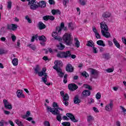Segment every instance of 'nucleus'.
<instances>
[{
	"instance_id": "obj_1",
	"label": "nucleus",
	"mask_w": 126,
	"mask_h": 126,
	"mask_svg": "<svg viewBox=\"0 0 126 126\" xmlns=\"http://www.w3.org/2000/svg\"><path fill=\"white\" fill-rule=\"evenodd\" d=\"M100 29H103L101 30V34L102 36L105 37V38H110L111 37V34L110 32H108L109 30V28L108 26L106 24L105 22H102L100 23Z\"/></svg>"
},
{
	"instance_id": "obj_2",
	"label": "nucleus",
	"mask_w": 126,
	"mask_h": 126,
	"mask_svg": "<svg viewBox=\"0 0 126 126\" xmlns=\"http://www.w3.org/2000/svg\"><path fill=\"white\" fill-rule=\"evenodd\" d=\"M54 63L55 65L53 66L54 69L56 70L59 76L63 78V75H64V73H63V70H62V69L60 67V65H62V61L56 60L55 61Z\"/></svg>"
},
{
	"instance_id": "obj_3",
	"label": "nucleus",
	"mask_w": 126,
	"mask_h": 126,
	"mask_svg": "<svg viewBox=\"0 0 126 126\" xmlns=\"http://www.w3.org/2000/svg\"><path fill=\"white\" fill-rule=\"evenodd\" d=\"M63 40L66 46H71L72 45L73 39L70 34L65 33L63 35Z\"/></svg>"
},
{
	"instance_id": "obj_4",
	"label": "nucleus",
	"mask_w": 126,
	"mask_h": 126,
	"mask_svg": "<svg viewBox=\"0 0 126 126\" xmlns=\"http://www.w3.org/2000/svg\"><path fill=\"white\" fill-rule=\"evenodd\" d=\"M61 33L62 32H61V29H60L59 28H56V32H54L52 33V37L54 38L55 40H57V41H62L63 38L60 36V35H61Z\"/></svg>"
},
{
	"instance_id": "obj_5",
	"label": "nucleus",
	"mask_w": 126,
	"mask_h": 126,
	"mask_svg": "<svg viewBox=\"0 0 126 126\" xmlns=\"http://www.w3.org/2000/svg\"><path fill=\"white\" fill-rule=\"evenodd\" d=\"M66 116H64L63 117V120H64V121H69V119L70 120H71V121L72 122H73V123H77V122H78V120H77L75 119V117H74V115L71 113H66ZM69 118V119H68V118Z\"/></svg>"
},
{
	"instance_id": "obj_6",
	"label": "nucleus",
	"mask_w": 126,
	"mask_h": 126,
	"mask_svg": "<svg viewBox=\"0 0 126 126\" xmlns=\"http://www.w3.org/2000/svg\"><path fill=\"white\" fill-rule=\"evenodd\" d=\"M38 76H44V77H42L41 78L42 79V81L45 84H46V85H48V86H50V85H51V83H48V81H47V76H48V75H47V73L44 72V71H41V72H39L38 73Z\"/></svg>"
},
{
	"instance_id": "obj_7",
	"label": "nucleus",
	"mask_w": 126,
	"mask_h": 126,
	"mask_svg": "<svg viewBox=\"0 0 126 126\" xmlns=\"http://www.w3.org/2000/svg\"><path fill=\"white\" fill-rule=\"evenodd\" d=\"M69 51L66 52H60L57 54V57L61 59H67L69 57Z\"/></svg>"
},
{
	"instance_id": "obj_8",
	"label": "nucleus",
	"mask_w": 126,
	"mask_h": 126,
	"mask_svg": "<svg viewBox=\"0 0 126 126\" xmlns=\"http://www.w3.org/2000/svg\"><path fill=\"white\" fill-rule=\"evenodd\" d=\"M39 7L44 8L46 7V1L42 0L39 2H36L34 6L32 8L33 10H36L37 8Z\"/></svg>"
},
{
	"instance_id": "obj_9",
	"label": "nucleus",
	"mask_w": 126,
	"mask_h": 126,
	"mask_svg": "<svg viewBox=\"0 0 126 126\" xmlns=\"http://www.w3.org/2000/svg\"><path fill=\"white\" fill-rule=\"evenodd\" d=\"M52 115H54V116H56V119L58 122H61L62 121V114H61V112L60 111L58 110L57 109H54V111L51 112Z\"/></svg>"
},
{
	"instance_id": "obj_10",
	"label": "nucleus",
	"mask_w": 126,
	"mask_h": 126,
	"mask_svg": "<svg viewBox=\"0 0 126 126\" xmlns=\"http://www.w3.org/2000/svg\"><path fill=\"white\" fill-rule=\"evenodd\" d=\"M90 73L92 78L96 79L99 77V71L96 69H92L90 71Z\"/></svg>"
},
{
	"instance_id": "obj_11",
	"label": "nucleus",
	"mask_w": 126,
	"mask_h": 126,
	"mask_svg": "<svg viewBox=\"0 0 126 126\" xmlns=\"http://www.w3.org/2000/svg\"><path fill=\"white\" fill-rule=\"evenodd\" d=\"M114 107V102H113V100L110 99L109 100V103L107 104L105 106V110L107 112H111L113 110V108Z\"/></svg>"
},
{
	"instance_id": "obj_12",
	"label": "nucleus",
	"mask_w": 126,
	"mask_h": 126,
	"mask_svg": "<svg viewBox=\"0 0 126 126\" xmlns=\"http://www.w3.org/2000/svg\"><path fill=\"white\" fill-rule=\"evenodd\" d=\"M17 27H18V26L14 24L7 25V29H8V30H12V31H15V30L17 29Z\"/></svg>"
},
{
	"instance_id": "obj_13",
	"label": "nucleus",
	"mask_w": 126,
	"mask_h": 126,
	"mask_svg": "<svg viewBox=\"0 0 126 126\" xmlns=\"http://www.w3.org/2000/svg\"><path fill=\"white\" fill-rule=\"evenodd\" d=\"M68 88L70 91H74L78 88V86L75 84H69L68 85Z\"/></svg>"
},
{
	"instance_id": "obj_14",
	"label": "nucleus",
	"mask_w": 126,
	"mask_h": 126,
	"mask_svg": "<svg viewBox=\"0 0 126 126\" xmlns=\"http://www.w3.org/2000/svg\"><path fill=\"white\" fill-rule=\"evenodd\" d=\"M69 100V96L67 94H65V96H63V104L65 106H68V101Z\"/></svg>"
},
{
	"instance_id": "obj_15",
	"label": "nucleus",
	"mask_w": 126,
	"mask_h": 126,
	"mask_svg": "<svg viewBox=\"0 0 126 126\" xmlns=\"http://www.w3.org/2000/svg\"><path fill=\"white\" fill-rule=\"evenodd\" d=\"M28 1H29L28 5H30V7L31 9L33 10V8L34 7L35 4H36V3L37 1H36V0H27Z\"/></svg>"
},
{
	"instance_id": "obj_16",
	"label": "nucleus",
	"mask_w": 126,
	"mask_h": 126,
	"mask_svg": "<svg viewBox=\"0 0 126 126\" xmlns=\"http://www.w3.org/2000/svg\"><path fill=\"white\" fill-rule=\"evenodd\" d=\"M91 94V92L89 90H84L82 93V96L83 97H88V96H90Z\"/></svg>"
},
{
	"instance_id": "obj_17",
	"label": "nucleus",
	"mask_w": 126,
	"mask_h": 126,
	"mask_svg": "<svg viewBox=\"0 0 126 126\" xmlns=\"http://www.w3.org/2000/svg\"><path fill=\"white\" fill-rule=\"evenodd\" d=\"M66 71L67 72H73V67L70 64H67L66 66Z\"/></svg>"
},
{
	"instance_id": "obj_18",
	"label": "nucleus",
	"mask_w": 126,
	"mask_h": 126,
	"mask_svg": "<svg viewBox=\"0 0 126 126\" xmlns=\"http://www.w3.org/2000/svg\"><path fill=\"white\" fill-rule=\"evenodd\" d=\"M102 59H104V60H106V61L110 60V59H111V55H110V53H106L103 54Z\"/></svg>"
},
{
	"instance_id": "obj_19",
	"label": "nucleus",
	"mask_w": 126,
	"mask_h": 126,
	"mask_svg": "<svg viewBox=\"0 0 126 126\" xmlns=\"http://www.w3.org/2000/svg\"><path fill=\"white\" fill-rule=\"evenodd\" d=\"M38 27L39 30H43L46 28V25L42 22H39L38 24Z\"/></svg>"
},
{
	"instance_id": "obj_20",
	"label": "nucleus",
	"mask_w": 126,
	"mask_h": 126,
	"mask_svg": "<svg viewBox=\"0 0 126 126\" xmlns=\"http://www.w3.org/2000/svg\"><path fill=\"white\" fill-rule=\"evenodd\" d=\"M51 13H52L53 15H56L59 14L61 15V10L59 9H53L51 10Z\"/></svg>"
},
{
	"instance_id": "obj_21",
	"label": "nucleus",
	"mask_w": 126,
	"mask_h": 126,
	"mask_svg": "<svg viewBox=\"0 0 126 126\" xmlns=\"http://www.w3.org/2000/svg\"><path fill=\"white\" fill-rule=\"evenodd\" d=\"M17 96L18 98H21V97L24 98L25 97L24 94H22V90L20 91L19 90L17 91Z\"/></svg>"
},
{
	"instance_id": "obj_22",
	"label": "nucleus",
	"mask_w": 126,
	"mask_h": 126,
	"mask_svg": "<svg viewBox=\"0 0 126 126\" xmlns=\"http://www.w3.org/2000/svg\"><path fill=\"white\" fill-rule=\"evenodd\" d=\"M45 106L46 107V110H47V113H52V112L54 111V108L48 106L47 104H46V103H45Z\"/></svg>"
},
{
	"instance_id": "obj_23",
	"label": "nucleus",
	"mask_w": 126,
	"mask_h": 126,
	"mask_svg": "<svg viewBox=\"0 0 126 126\" xmlns=\"http://www.w3.org/2000/svg\"><path fill=\"white\" fill-rule=\"evenodd\" d=\"M113 43L115 46L117 47V48H118V49H120V47H121V45H120V43H119V42L117 41V39H116L115 38L113 39Z\"/></svg>"
},
{
	"instance_id": "obj_24",
	"label": "nucleus",
	"mask_w": 126,
	"mask_h": 126,
	"mask_svg": "<svg viewBox=\"0 0 126 126\" xmlns=\"http://www.w3.org/2000/svg\"><path fill=\"white\" fill-rule=\"evenodd\" d=\"M57 47L58 48V50H60V51H63L65 48L64 45L62 43H60L59 45H57Z\"/></svg>"
},
{
	"instance_id": "obj_25",
	"label": "nucleus",
	"mask_w": 126,
	"mask_h": 126,
	"mask_svg": "<svg viewBox=\"0 0 126 126\" xmlns=\"http://www.w3.org/2000/svg\"><path fill=\"white\" fill-rule=\"evenodd\" d=\"M13 65L16 66L18 64V59L17 58H14L12 61Z\"/></svg>"
},
{
	"instance_id": "obj_26",
	"label": "nucleus",
	"mask_w": 126,
	"mask_h": 126,
	"mask_svg": "<svg viewBox=\"0 0 126 126\" xmlns=\"http://www.w3.org/2000/svg\"><path fill=\"white\" fill-rule=\"evenodd\" d=\"M74 41H75V45L76 48H78L79 47H80V42H79L78 39L75 37L74 38Z\"/></svg>"
},
{
	"instance_id": "obj_27",
	"label": "nucleus",
	"mask_w": 126,
	"mask_h": 126,
	"mask_svg": "<svg viewBox=\"0 0 126 126\" xmlns=\"http://www.w3.org/2000/svg\"><path fill=\"white\" fill-rule=\"evenodd\" d=\"M81 102V100H80V99H79V98H78V96L77 95V96H75L74 99V104H79Z\"/></svg>"
},
{
	"instance_id": "obj_28",
	"label": "nucleus",
	"mask_w": 126,
	"mask_h": 126,
	"mask_svg": "<svg viewBox=\"0 0 126 126\" xmlns=\"http://www.w3.org/2000/svg\"><path fill=\"white\" fill-rule=\"evenodd\" d=\"M97 45H98V46H102V47H105V43H104V41L102 40H98L96 42Z\"/></svg>"
},
{
	"instance_id": "obj_29",
	"label": "nucleus",
	"mask_w": 126,
	"mask_h": 126,
	"mask_svg": "<svg viewBox=\"0 0 126 126\" xmlns=\"http://www.w3.org/2000/svg\"><path fill=\"white\" fill-rule=\"evenodd\" d=\"M87 46L88 47H92V48L94 47V43H93V41L92 40L88 41Z\"/></svg>"
},
{
	"instance_id": "obj_30",
	"label": "nucleus",
	"mask_w": 126,
	"mask_h": 126,
	"mask_svg": "<svg viewBox=\"0 0 126 126\" xmlns=\"http://www.w3.org/2000/svg\"><path fill=\"white\" fill-rule=\"evenodd\" d=\"M38 40L39 41H42V42H46L47 41V39L46 38V37L44 35H41L38 36Z\"/></svg>"
},
{
	"instance_id": "obj_31",
	"label": "nucleus",
	"mask_w": 126,
	"mask_h": 126,
	"mask_svg": "<svg viewBox=\"0 0 126 126\" xmlns=\"http://www.w3.org/2000/svg\"><path fill=\"white\" fill-rule=\"evenodd\" d=\"M111 16V13L108 12H106L102 14V17L104 18H108V17H110Z\"/></svg>"
},
{
	"instance_id": "obj_32",
	"label": "nucleus",
	"mask_w": 126,
	"mask_h": 126,
	"mask_svg": "<svg viewBox=\"0 0 126 126\" xmlns=\"http://www.w3.org/2000/svg\"><path fill=\"white\" fill-rule=\"evenodd\" d=\"M93 121H94V117L93 116H92L91 115L88 116L87 121L89 123H91V122H93Z\"/></svg>"
},
{
	"instance_id": "obj_33",
	"label": "nucleus",
	"mask_w": 126,
	"mask_h": 126,
	"mask_svg": "<svg viewBox=\"0 0 126 126\" xmlns=\"http://www.w3.org/2000/svg\"><path fill=\"white\" fill-rule=\"evenodd\" d=\"M30 115H31V113H30V111H28L26 112V114L25 115H23L22 116L23 119H26L27 118H29V117H30Z\"/></svg>"
},
{
	"instance_id": "obj_34",
	"label": "nucleus",
	"mask_w": 126,
	"mask_h": 126,
	"mask_svg": "<svg viewBox=\"0 0 126 126\" xmlns=\"http://www.w3.org/2000/svg\"><path fill=\"white\" fill-rule=\"evenodd\" d=\"M34 73H36V74L39 73L40 72V66H39V65H36L35 68H34Z\"/></svg>"
},
{
	"instance_id": "obj_35",
	"label": "nucleus",
	"mask_w": 126,
	"mask_h": 126,
	"mask_svg": "<svg viewBox=\"0 0 126 126\" xmlns=\"http://www.w3.org/2000/svg\"><path fill=\"white\" fill-rule=\"evenodd\" d=\"M68 27L70 30H73L74 29V24L72 23H69L68 25Z\"/></svg>"
},
{
	"instance_id": "obj_36",
	"label": "nucleus",
	"mask_w": 126,
	"mask_h": 126,
	"mask_svg": "<svg viewBox=\"0 0 126 126\" xmlns=\"http://www.w3.org/2000/svg\"><path fill=\"white\" fill-rule=\"evenodd\" d=\"M36 40V41H38V34H36L35 35H33L32 37L31 42H33L34 41Z\"/></svg>"
},
{
	"instance_id": "obj_37",
	"label": "nucleus",
	"mask_w": 126,
	"mask_h": 126,
	"mask_svg": "<svg viewBox=\"0 0 126 126\" xmlns=\"http://www.w3.org/2000/svg\"><path fill=\"white\" fill-rule=\"evenodd\" d=\"M12 5V2H11V1H9L7 2V8L8 9H11V6Z\"/></svg>"
},
{
	"instance_id": "obj_38",
	"label": "nucleus",
	"mask_w": 126,
	"mask_h": 126,
	"mask_svg": "<svg viewBox=\"0 0 126 126\" xmlns=\"http://www.w3.org/2000/svg\"><path fill=\"white\" fill-rule=\"evenodd\" d=\"M63 126H70V123L68 122H64L62 123Z\"/></svg>"
},
{
	"instance_id": "obj_39",
	"label": "nucleus",
	"mask_w": 126,
	"mask_h": 126,
	"mask_svg": "<svg viewBox=\"0 0 126 126\" xmlns=\"http://www.w3.org/2000/svg\"><path fill=\"white\" fill-rule=\"evenodd\" d=\"M95 98L97 99V100L101 99V93L100 92H98L95 95Z\"/></svg>"
},
{
	"instance_id": "obj_40",
	"label": "nucleus",
	"mask_w": 126,
	"mask_h": 126,
	"mask_svg": "<svg viewBox=\"0 0 126 126\" xmlns=\"http://www.w3.org/2000/svg\"><path fill=\"white\" fill-rule=\"evenodd\" d=\"M52 107H53V109H58L59 105L57 102H54L52 104Z\"/></svg>"
},
{
	"instance_id": "obj_41",
	"label": "nucleus",
	"mask_w": 126,
	"mask_h": 126,
	"mask_svg": "<svg viewBox=\"0 0 126 126\" xmlns=\"http://www.w3.org/2000/svg\"><path fill=\"white\" fill-rule=\"evenodd\" d=\"M25 19L26 20H27V21L29 23H32V21L31 20V19L29 17V16H28V15L26 16H25Z\"/></svg>"
},
{
	"instance_id": "obj_42",
	"label": "nucleus",
	"mask_w": 126,
	"mask_h": 126,
	"mask_svg": "<svg viewBox=\"0 0 126 126\" xmlns=\"http://www.w3.org/2000/svg\"><path fill=\"white\" fill-rule=\"evenodd\" d=\"M69 53L70 55H69V56H68V58H71V59H75V58H76V55H73V54L71 55V53H70V51H69Z\"/></svg>"
},
{
	"instance_id": "obj_43",
	"label": "nucleus",
	"mask_w": 126,
	"mask_h": 126,
	"mask_svg": "<svg viewBox=\"0 0 126 126\" xmlns=\"http://www.w3.org/2000/svg\"><path fill=\"white\" fill-rule=\"evenodd\" d=\"M28 47H30L32 50L35 51L36 50V46L35 45H32V44H29L28 45Z\"/></svg>"
},
{
	"instance_id": "obj_44",
	"label": "nucleus",
	"mask_w": 126,
	"mask_h": 126,
	"mask_svg": "<svg viewBox=\"0 0 126 126\" xmlns=\"http://www.w3.org/2000/svg\"><path fill=\"white\" fill-rule=\"evenodd\" d=\"M3 102L4 107H6V106H7V105H9V102H8V101L6 99H3Z\"/></svg>"
},
{
	"instance_id": "obj_45",
	"label": "nucleus",
	"mask_w": 126,
	"mask_h": 126,
	"mask_svg": "<svg viewBox=\"0 0 126 126\" xmlns=\"http://www.w3.org/2000/svg\"><path fill=\"white\" fill-rule=\"evenodd\" d=\"M64 27V23H61V27H56V28H59L61 30V32H62V30L63 29V28Z\"/></svg>"
},
{
	"instance_id": "obj_46",
	"label": "nucleus",
	"mask_w": 126,
	"mask_h": 126,
	"mask_svg": "<svg viewBox=\"0 0 126 126\" xmlns=\"http://www.w3.org/2000/svg\"><path fill=\"white\" fill-rule=\"evenodd\" d=\"M5 109H8V110H11L12 109V106L11 104H10L9 103L6 105V107H5Z\"/></svg>"
},
{
	"instance_id": "obj_47",
	"label": "nucleus",
	"mask_w": 126,
	"mask_h": 126,
	"mask_svg": "<svg viewBox=\"0 0 126 126\" xmlns=\"http://www.w3.org/2000/svg\"><path fill=\"white\" fill-rule=\"evenodd\" d=\"M15 123L16 124H17V125H18V126H22V122H21V121H19V120H17L15 121Z\"/></svg>"
},
{
	"instance_id": "obj_48",
	"label": "nucleus",
	"mask_w": 126,
	"mask_h": 126,
	"mask_svg": "<svg viewBox=\"0 0 126 126\" xmlns=\"http://www.w3.org/2000/svg\"><path fill=\"white\" fill-rule=\"evenodd\" d=\"M82 75L84 77H87V76H89L88 73H87L86 71H84L82 73Z\"/></svg>"
},
{
	"instance_id": "obj_49",
	"label": "nucleus",
	"mask_w": 126,
	"mask_h": 126,
	"mask_svg": "<svg viewBox=\"0 0 126 126\" xmlns=\"http://www.w3.org/2000/svg\"><path fill=\"white\" fill-rule=\"evenodd\" d=\"M94 34L95 35V37L96 38V39H101V35H100V34H99L98 32L94 33Z\"/></svg>"
},
{
	"instance_id": "obj_50",
	"label": "nucleus",
	"mask_w": 126,
	"mask_h": 126,
	"mask_svg": "<svg viewBox=\"0 0 126 126\" xmlns=\"http://www.w3.org/2000/svg\"><path fill=\"white\" fill-rule=\"evenodd\" d=\"M84 87L85 88H87V89H89V90H92V88H91L89 85H84Z\"/></svg>"
},
{
	"instance_id": "obj_51",
	"label": "nucleus",
	"mask_w": 126,
	"mask_h": 126,
	"mask_svg": "<svg viewBox=\"0 0 126 126\" xmlns=\"http://www.w3.org/2000/svg\"><path fill=\"white\" fill-rule=\"evenodd\" d=\"M93 52L94 54H97L98 53V50H97V48L95 47L94 46L93 47Z\"/></svg>"
},
{
	"instance_id": "obj_52",
	"label": "nucleus",
	"mask_w": 126,
	"mask_h": 126,
	"mask_svg": "<svg viewBox=\"0 0 126 126\" xmlns=\"http://www.w3.org/2000/svg\"><path fill=\"white\" fill-rule=\"evenodd\" d=\"M49 3L51 5L56 4V2L54 0H49Z\"/></svg>"
},
{
	"instance_id": "obj_53",
	"label": "nucleus",
	"mask_w": 126,
	"mask_h": 126,
	"mask_svg": "<svg viewBox=\"0 0 126 126\" xmlns=\"http://www.w3.org/2000/svg\"><path fill=\"white\" fill-rule=\"evenodd\" d=\"M44 126H51V124H50V122L49 121H45L44 123Z\"/></svg>"
},
{
	"instance_id": "obj_54",
	"label": "nucleus",
	"mask_w": 126,
	"mask_h": 126,
	"mask_svg": "<svg viewBox=\"0 0 126 126\" xmlns=\"http://www.w3.org/2000/svg\"><path fill=\"white\" fill-rule=\"evenodd\" d=\"M43 20H45V21H48V20H49V15L43 16Z\"/></svg>"
},
{
	"instance_id": "obj_55",
	"label": "nucleus",
	"mask_w": 126,
	"mask_h": 126,
	"mask_svg": "<svg viewBox=\"0 0 126 126\" xmlns=\"http://www.w3.org/2000/svg\"><path fill=\"white\" fill-rule=\"evenodd\" d=\"M106 71H107V72H113V71H114V68H108L106 70Z\"/></svg>"
},
{
	"instance_id": "obj_56",
	"label": "nucleus",
	"mask_w": 126,
	"mask_h": 126,
	"mask_svg": "<svg viewBox=\"0 0 126 126\" xmlns=\"http://www.w3.org/2000/svg\"><path fill=\"white\" fill-rule=\"evenodd\" d=\"M4 33H5V31H4V28H2L0 30V34H4Z\"/></svg>"
},
{
	"instance_id": "obj_57",
	"label": "nucleus",
	"mask_w": 126,
	"mask_h": 126,
	"mask_svg": "<svg viewBox=\"0 0 126 126\" xmlns=\"http://www.w3.org/2000/svg\"><path fill=\"white\" fill-rule=\"evenodd\" d=\"M48 18L50 20H51V21L55 20V17L53 16L49 15Z\"/></svg>"
},
{
	"instance_id": "obj_58",
	"label": "nucleus",
	"mask_w": 126,
	"mask_h": 126,
	"mask_svg": "<svg viewBox=\"0 0 126 126\" xmlns=\"http://www.w3.org/2000/svg\"><path fill=\"white\" fill-rule=\"evenodd\" d=\"M80 4H81V5H85V4H86V2H85V0H80Z\"/></svg>"
},
{
	"instance_id": "obj_59",
	"label": "nucleus",
	"mask_w": 126,
	"mask_h": 126,
	"mask_svg": "<svg viewBox=\"0 0 126 126\" xmlns=\"http://www.w3.org/2000/svg\"><path fill=\"white\" fill-rule=\"evenodd\" d=\"M11 39H12V40L13 41V42H15V40H16V36H15V35L12 34V35L11 36Z\"/></svg>"
},
{
	"instance_id": "obj_60",
	"label": "nucleus",
	"mask_w": 126,
	"mask_h": 126,
	"mask_svg": "<svg viewBox=\"0 0 126 126\" xmlns=\"http://www.w3.org/2000/svg\"><path fill=\"white\" fill-rule=\"evenodd\" d=\"M60 94L61 96H62V97H63H63L65 96V94H64V92L63 91H61Z\"/></svg>"
},
{
	"instance_id": "obj_61",
	"label": "nucleus",
	"mask_w": 126,
	"mask_h": 126,
	"mask_svg": "<svg viewBox=\"0 0 126 126\" xmlns=\"http://www.w3.org/2000/svg\"><path fill=\"white\" fill-rule=\"evenodd\" d=\"M69 0H63V5H65V6H66V3L68 2Z\"/></svg>"
},
{
	"instance_id": "obj_62",
	"label": "nucleus",
	"mask_w": 126,
	"mask_h": 126,
	"mask_svg": "<svg viewBox=\"0 0 126 126\" xmlns=\"http://www.w3.org/2000/svg\"><path fill=\"white\" fill-rule=\"evenodd\" d=\"M93 31L94 33V34L97 32V29H96L95 27H93Z\"/></svg>"
},
{
	"instance_id": "obj_63",
	"label": "nucleus",
	"mask_w": 126,
	"mask_h": 126,
	"mask_svg": "<svg viewBox=\"0 0 126 126\" xmlns=\"http://www.w3.org/2000/svg\"><path fill=\"white\" fill-rule=\"evenodd\" d=\"M108 45H109V46H110V47H112V46H113L114 45V44H113V42L109 40L108 41Z\"/></svg>"
},
{
	"instance_id": "obj_64",
	"label": "nucleus",
	"mask_w": 126,
	"mask_h": 126,
	"mask_svg": "<svg viewBox=\"0 0 126 126\" xmlns=\"http://www.w3.org/2000/svg\"><path fill=\"white\" fill-rule=\"evenodd\" d=\"M122 41L124 43V44H125V45H126V37H122Z\"/></svg>"
}]
</instances>
